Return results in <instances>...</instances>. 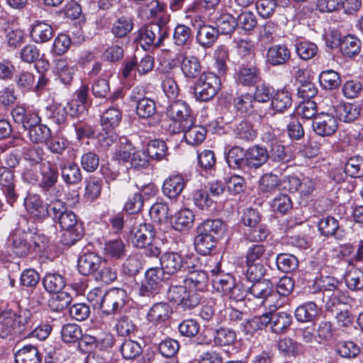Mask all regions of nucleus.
<instances>
[{
  "instance_id": "1",
  "label": "nucleus",
  "mask_w": 363,
  "mask_h": 363,
  "mask_svg": "<svg viewBox=\"0 0 363 363\" xmlns=\"http://www.w3.org/2000/svg\"><path fill=\"white\" fill-rule=\"evenodd\" d=\"M30 317V311L19 308L16 304L0 310V337L6 338L21 333L28 324Z\"/></svg>"
},
{
  "instance_id": "2",
  "label": "nucleus",
  "mask_w": 363,
  "mask_h": 363,
  "mask_svg": "<svg viewBox=\"0 0 363 363\" xmlns=\"http://www.w3.org/2000/svg\"><path fill=\"white\" fill-rule=\"evenodd\" d=\"M166 115L172 121L169 130L174 133H182L194 123L189 106L182 101H172L166 109Z\"/></svg>"
},
{
  "instance_id": "3",
  "label": "nucleus",
  "mask_w": 363,
  "mask_h": 363,
  "mask_svg": "<svg viewBox=\"0 0 363 363\" xmlns=\"http://www.w3.org/2000/svg\"><path fill=\"white\" fill-rule=\"evenodd\" d=\"M168 28L161 23H150L139 31V42L145 50L159 48L168 37Z\"/></svg>"
},
{
  "instance_id": "4",
  "label": "nucleus",
  "mask_w": 363,
  "mask_h": 363,
  "mask_svg": "<svg viewBox=\"0 0 363 363\" xmlns=\"http://www.w3.org/2000/svg\"><path fill=\"white\" fill-rule=\"evenodd\" d=\"M60 227L65 230L62 235V242L65 245H72L83 236L82 225L78 222L75 213L67 209L57 220Z\"/></svg>"
},
{
  "instance_id": "5",
  "label": "nucleus",
  "mask_w": 363,
  "mask_h": 363,
  "mask_svg": "<svg viewBox=\"0 0 363 363\" xmlns=\"http://www.w3.org/2000/svg\"><path fill=\"white\" fill-rule=\"evenodd\" d=\"M220 86V79L218 75L212 72L203 73L194 86L195 99L200 101H208L216 96Z\"/></svg>"
},
{
  "instance_id": "6",
  "label": "nucleus",
  "mask_w": 363,
  "mask_h": 363,
  "mask_svg": "<svg viewBox=\"0 0 363 363\" xmlns=\"http://www.w3.org/2000/svg\"><path fill=\"white\" fill-rule=\"evenodd\" d=\"M249 295L257 299L261 305L272 308H277V304L274 303L276 299V292L274 290L272 283L268 279H262L252 282L247 288Z\"/></svg>"
},
{
  "instance_id": "7",
  "label": "nucleus",
  "mask_w": 363,
  "mask_h": 363,
  "mask_svg": "<svg viewBox=\"0 0 363 363\" xmlns=\"http://www.w3.org/2000/svg\"><path fill=\"white\" fill-rule=\"evenodd\" d=\"M127 298V293L124 289H111L105 292L100 309L106 315L116 314L124 308Z\"/></svg>"
},
{
  "instance_id": "8",
  "label": "nucleus",
  "mask_w": 363,
  "mask_h": 363,
  "mask_svg": "<svg viewBox=\"0 0 363 363\" xmlns=\"http://www.w3.org/2000/svg\"><path fill=\"white\" fill-rule=\"evenodd\" d=\"M160 260V268L168 275H173L179 272L184 273L189 265L184 257L176 252L163 253Z\"/></svg>"
},
{
  "instance_id": "9",
  "label": "nucleus",
  "mask_w": 363,
  "mask_h": 363,
  "mask_svg": "<svg viewBox=\"0 0 363 363\" xmlns=\"http://www.w3.org/2000/svg\"><path fill=\"white\" fill-rule=\"evenodd\" d=\"M15 123L21 125L24 130L41 122V118L36 109L26 107L25 105H16L11 112Z\"/></svg>"
},
{
  "instance_id": "10",
  "label": "nucleus",
  "mask_w": 363,
  "mask_h": 363,
  "mask_svg": "<svg viewBox=\"0 0 363 363\" xmlns=\"http://www.w3.org/2000/svg\"><path fill=\"white\" fill-rule=\"evenodd\" d=\"M156 231L150 223L135 225L131 233V242L138 248H144L155 240Z\"/></svg>"
},
{
  "instance_id": "11",
  "label": "nucleus",
  "mask_w": 363,
  "mask_h": 363,
  "mask_svg": "<svg viewBox=\"0 0 363 363\" xmlns=\"http://www.w3.org/2000/svg\"><path fill=\"white\" fill-rule=\"evenodd\" d=\"M312 126L317 135L330 136L337 129V121L333 114L322 112L313 118Z\"/></svg>"
},
{
  "instance_id": "12",
  "label": "nucleus",
  "mask_w": 363,
  "mask_h": 363,
  "mask_svg": "<svg viewBox=\"0 0 363 363\" xmlns=\"http://www.w3.org/2000/svg\"><path fill=\"white\" fill-rule=\"evenodd\" d=\"M177 59L185 78L192 79L200 75L201 65L197 57L189 55L186 51H183L177 55Z\"/></svg>"
},
{
  "instance_id": "13",
  "label": "nucleus",
  "mask_w": 363,
  "mask_h": 363,
  "mask_svg": "<svg viewBox=\"0 0 363 363\" xmlns=\"http://www.w3.org/2000/svg\"><path fill=\"white\" fill-rule=\"evenodd\" d=\"M166 274L160 267H152L148 269L145 272V279L140 289V294L144 296H150L160 286L161 281L164 279Z\"/></svg>"
},
{
  "instance_id": "14",
  "label": "nucleus",
  "mask_w": 363,
  "mask_h": 363,
  "mask_svg": "<svg viewBox=\"0 0 363 363\" xmlns=\"http://www.w3.org/2000/svg\"><path fill=\"white\" fill-rule=\"evenodd\" d=\"M184 273L186 275L183 281L186 285L200 294L207 290L208 277L205 271L195 269L194 265L189 264Z\"/></svg>"
},
{
  "instance_id": "15",
  "label": "nucleus",
  "mask_w": 363,
  "mask_h": 363,
  "mask_svg": "<svg viewBox=\"0 0 363 363\" xmlns=\"http://www.w3.org/2000/svg\"><path fill=\"white\" fill-rule=\"evenodd\" d=\"M102 264V258L96 252H83L78 258L79 272L84 276H89L96 272Z\"/></svg>"
},
{
  "instance_id": "16",
  "label": "nucleus",
  "mask_w": 363,
  "mask_h": 363,
  "mask_svg": "<svg viewBox=\"0 0 363 363\" xmlns=\"http://www.w3.org/2000/svg\"><path fill=\"white\" fill-rule=\"evenodd\" d=\"M269 157L265 147L254 145L245 151L246 169H257L262 167Z\"/></svg>"
},
{
  "instance_id": "17",
  "label": "nucleus",
  "mask_w": 363,
  "mask_h": 363,
  "mask_svg": "<svg viewBox=\"0 0 363 363\" xmlns=\"http://www.w3.org/2000/svg\"><path fill=\"white\" fill-rule=\"evenodd\" d=\"M291 58V51L284 44H276L270 46L266 54V60L272 66L284 65Z\"/></svg>"
},
{
  "instance_id": "18",
  "label": "nucleus",
  "mask_w": 363,
  "mask_h": 363,
  "mask_svg": "<svg viewBox=\"0 0 363 363\" xmlns=\"http://www.w3.org/2000/svg\"><path fill=\"white\" fill-rule=\"evenodd\" d=\"M186 182L182 174H172L163 182L162 191L169 199L177 198L185 186Z\"/></svg>"
},
{
  "instance_id": "19",
  "label": "nucleus",
  "mask_w": 363,
  "mask_h": 363,
  "mask_svg": "<svg viewBox=\"0 0 363 363\" xmlns=\"http://www.w3.org/2000/svg\"><path fill=\"white\" fill-rule=\"evenodd\" d=\"M0 186L7 202L12 205L17 199V194L15 191L14 175L6 167H0Z\"/></svg>"
},
{
  "instance_id": "20",
  "label": "nucleus",
  "mask_w": 363,
  "mask_h": 363,
  "mask_svg": "<svg viewBox=\"0 0 363 363\" xmlns=\"http://www.w3.org/2000/svg\"><path fill=\"white\" fill-rule=\"evenodd\" d=\"M25 207L31 217L43 220L48 217L47 205L43 203L41 197L38 194H30L24 201Z\"/></svg>"
},
{
  "instance_id": "21",
  "label": "nucleus",
  "mask_w": 363,
  "mask_h": 363,
  "mask_svg": "<svg viewBox=\"0 0 363 363\" xmlns=\"http://www.w3.org/2000/svg\"><path fill=\"white\" fill-rule=\"evenodd\" d=\"M267 315L268 325L272 332L275 333H283L289 327L292 322L291 315L286 312L266 313Z\"/></svg>"
},
{
  "instance_id": "22",
  "label": "nucleus",
  "mask_w": 363,
  "mask_h": 363,
  "mask_svg": "<svg viewBox=\"0 0 363 363\" xmlns=\"http://www.w3.org/2000/svg\"><path fill=\"white\" fill-rule=\"evenodd\" d=\"M236 82L243 86H253L260 79V72L255 66L241 65L235 74Z\"/></svg>"
},
{
  "instance_id": "23",
  "label": "nucleus",
  "mask_w": 363,
  "mask_h": 363,
  "mask_svg": "<svg viewBox=\"0 0 363 363\" xmlns=\"http://www.w3.org/2000/svg\"><path fill=\"white\" fill-rule=\"evenodd\" d=\"M195 216L192 211L184 208L178 211L172 218L171 223L174 230L184 231L193 226Z\"/></svg>"
},
{
  "instance_id": "24",
  "label": "nucleus",
  "mask_w": 363,
  "mask_h": 363,
  "mask_svg": "<svg viewBox=\"0 0 363 363\" xmlns=\"http://www.w3.org/2000/svg\"><path fill=\"white\" fill-rule=\"evenodd\" d=\"M334 109L338 119L345 123L352 122L360 115L359 106L354 104H340Z\"/></svg>"
},
{
  "instance_id": "25",
  "label": "nucleus",
  "mask_w": 363,
  "mask_h": 363,
  "mask_svg": "<svg viewBox=\"0 0 363 363\" xmlns=\"http://www.w3.org/2000/svg\"><path fill=\"white\" fill-rule=\"evenodd\" d=\"M33 40L36 43L49 41L53 36L52 26L43 21H35L30 32Z\"/></svg>"
},
{
  "instance_id": "26",
  "label": "nucleus",
  "mask_w": 363,
  "mask_h": 363,
  "mask_svg": "<svg viewBox=\"0 0 363 363\" xmlns=\"http://www.w3.org/2000/svg\"><path fill=\"white\" fill-rule=\"evenodd\" d=\"M218 33L216 27L209 25L203 26L197 30L196 42L203 48H210L216 42Z\"/></svg>"
},
{
  "instance_id": "27",
  "label": "nucleus",
  "mask_w": 363,
  "mask_h": 363,
  "mask_svg": "<svg viewBox=\"0 0 363 363\" xmlns=\"http://www.w3.org/2000/svg\"><path fill=\"white\" fill-rule=\"evenodd\" d=\"M29 234L25 231H18L13 236L12 250L18 257H24L31 252V243L28 240Z\"/></svg>"
},
{
  "instance_id": "28",
  "label": "nucleus",
  "mask_w": 363,
  "mask_h": 363,
  "mask_svg": "<svg viewBox=\"0 0 363 363\" xmlns=\"http://www.w3.org/2000/svg\"><path fill=\"white\" fill-rule=\"evenodd\" d=\"M59 168L64 182L67 184H77L82 181V176L79 166L74 162L60 163Z\"/></svg>"
},
{
  "instance_id": "29",
  "label": "nucleus",
  "mask_w": 363,
  "mask_h": 363,
  "mask_svg": "<svg viewBox=\"0 0 363 363\" xmlns=\"http://www.w3.org/2000/svg\"><path fill=\"white\" fill-rule=\"evenodd\" d=\"M198 235L194 240V245L196 251L203 255L211 253V250L216 246V238L212 235H208L205 232H202L201 229L197 228Z\"/></svg>"
},
{
  "instance_id": "30",
  "label": "nucleus",
  "mask_w": 363,
  "mask_h": 363,
  "mask_svg": "<svg viewBox=\"0 0 363 363\" xmlns=\"http://www.w3.org/2000/svg\"><path fill=\"white\" fill-rule=\"evenodd\" d=\"M292 105V96L286 89L278 90L271 99V106L276 112L284 113Z\"/></svg>"
},
{
  "instance_id": "31",
  "label": "nucleus",
  "mask_w": 363,
  "mask_h": 363,
  "mask_svg": "<svg viewBox=\"0 0 363 363\" xmlns=\"http://www.w3.org/2000/svg\"><path fill=\"white\" fill-rule=\"evenodd\" d=\"M122 119V112L117 108H109L101 116V125L103 130H114Z\"/></svg>"
},
{
  "instance_id": "32",
  "label": "nucleus",
  "mask_w": 363,
  "mask_h": 363,
  "mask_svg": "<svg viewBox=\"0 0 363 363\" xmlns=\"http://www.w3.org/2000/svg\"><path fill=\"white\" fill-rule=\"evenodd\" d=\"M15 361L16 363H40L41 356L37 347L28 345L16 352Z\"/></svg>"
},
{
  "instance_id": "33",
  "label": "nucleus",
  "mask_w": 363,
  "mask_h": 363,
  "mask_svg": "<svg viewBox=\"0 0 363 363\" xmlns=\"http://www.w3.org/2000/svg\"><path fill=\"white\" fill-rule=\"evenodd\" d=\"M40 186L49 191L57 182L58 172L49 162H44L40 164Z\"/></svg>"
},
{
  "instance_id": "34",
  "label": "nucleus",
  "mask_w": 363,
  "mask_h": 363,
  "mask_svg": "<svg viewBox=\"0 0 363 363\" xmlns=\"http://www.w3.org/2000/svg\"><path fill=\"white\" fill-rule=\"evenodd\" d=\"M245 152L239 146L231 147L226 154V162L230 168L246 170Z\"/></svg>"
},
{
  "instance_id": "35",
  "label": "nucleus",
  "mask_w": 363,
  "mask_h": 363,
  "mask_svg": "<svg viewBox=\"0 0 363 363\" xmlns=\"http://www.w3.org/2000/svg\"><path fill=\"white\" fill-rule=\"evenodd\" d=\"M43 284L48 293H59L66 285L65 278L59 273H47L43 279Z\"/></svg>"
},
{
  "instance_id": "36",
  "label": "nucleus",
  "mask_w": 363,
  "mask_h": 363,
  "mask_svg": "<svg viewBox=\"0 0 363 363\" xmlns=\"http://www.w3.org/2000/svg\"><path fill=\"white\" fill-rule=\"evenodd\" d=\"M120 145L113 155V158L119 163L128 164L135 148L133 144L125 138L119 139Z\"/></svg>"
},
{
  "instance_id": "37",
  "label": "nucleus",
  "mask_w": 363,
  "mask_h": 363,
  "mask_svg": "<svg viewBox=\"0 0 363 363\" xmlns=\"http://www.w3.org/2000/svg\"><path fill=\"white\" fill-rule=\"evenodd\" d=\"M271 253L264 245L255 244L249 247L245 253V262H260L268 259Z\"/></svg>"
},
{
  "instance_id": "38",
  "label": "nucleus",
  "mask_w": 363,
  "mask_h": 363,
  "mask_svg": "<svg viewBox=\"0 0 363 363\" xmlns=\"http://www.w3.org/2000/svg\"><path fill=\"white\" fill-rule=\"evenodd\" d=\"M197 228L215 238L223 236L227 230L226 224L220 219L206 220Z\"/></svg>"
},
{
  "instance_id": "39",
  "label": "nucleus",
  "mask_w": 363,
  "mask_h": 363,
  "mask_svg": "<svg viewBox=\"0 0 363 363\" xmlns=\"http://www.w3.org/2000/svg\"><path fill=\"white\" fill-rule=\"evenodd\" d=\"M169 306L167 303H155L150 309L147 318L154 324L165 321L169 318Z\"/></svg>"
},
{
  "instance_id": "40",
  "label": "nucleus",
  "mask_w": 363,
  "mask_h": 363,
  "mask_svg": "<svg viewBox=\"0 0 363 363\" xmlns=\"http://www.w3.org/2000/svg\"><path fill=\"white\" fill-rule=\"evenodd\" d=\"M192 33L191 28L184 24H179L174 28L173 43L181 48L188 46L191 43Z\"/></svg>"
},
{
  "instance_id": "41",
  "label": "nucleus",
  "mask_w": 363,
  "mask_h": 363,
  "mask_svg": "<svg viewBox=\"0 0 363 363\" xmlns=\"http://www.w3.org/2000/svg\"><path fill=\"white\" fill-rule=\"evenodd\" d=\"M184 138L186 143L191 145H198L205 139L206 130L201 125H194L187 128L185 130Z\"/></svg>"
},
{
  "instance_id": "42",
  "label": "nucleus",
  "mask_w": 363,
  "mask_h": 363,
  "mask_svg": "<svg viewBox=\"0 0 363 363\" xmlns=\"http://www.w3.org/2000/svg\"><path fill=\"white\" fill-rule=\"evenodd\" d=\"M216 28L218 34L228 35L232 33L237 27L236 18L229 13H223L216 18Z\"/></svg>"
},
{
  "instance_id": "43",
  "label": "nucleus",
  "mask_w": 363,
  "mask_h": 363,
  "mask_svg": "<svg viewBox=\"0 0 363 363\" xmlns=\"http://www.w3.org/2000/svg\"><path fill=\"white\" fill-rule=\"evenodd\" d=\"M55 69L60 81L66 86L71 85L75 72L74 67L69 66L65 60L60 59L56 61Z\"/></svg>"
},
{
  "instance_id": "44",
  "label": "nucleus",
  "mask_w": 363,
  "mask_h": 363,
  "mask_svg": "<svg viewBox=\"0 0 363 363\" xmlns=\"http://www.w3.org/2000/svg\"><path fill=\"white\" fill-rule=\"evenodd\" d=\"M46 116L57 125H64L67 117V107L60 104H52L46 108Z\"/></svg>"
},
{
  "instance_id": "45",
  "label": "nucleus",
  "mask_w": 363,
  "mask_h": 363,
  "mask_svg": "<svg viewBox=\"0 0 363 363\" xmlns=\"http://www.w3.org/2000/svg\"><path fill=\"white\" fill-rule=\"evenodd\" d=\"M147 154L149 157L155 160H164L167 155V146L163 140H150L147 146Z\"/></svg>"
},
{
  "instance_id": "46",
  "label": "nucleus",
  "mask_w": 363,
  "mask_h": 363,
  "mask_svg": "<svg viewBox=\"0 0 363 363\" xmlns=\"http://www.w3.org/2000/svg\"><path fill=\"white\" fill-rule=\"evenodd\" d=\"M318 46L313 42L303 40L296 44V52L300 59L308 60L314 57L318 53Z\"/></svg>"
},
{
  "instance_id": "47",
  "label": "nucleus",
  "mask_w": 363,
  "mask_h": 363,
  "mask_svg": "<svg viewBox=\"0 0 363 363\" xmlns=\"http://www.w3.org/2000/svg\"><path fill=\"white\" fill-rule=\"evenodd\" d=\"M320 86L324 89L333 90L338 88L341 84L339 74L332 69L323 71L319 76Z\"/></svg>"
},
{
  "instance_id": "48",
  "label": "nucleus",
  "mask_w": 363,
  "mask_h": 363,
  "mask_svg": "<svg viewBox=\"0 0 363 363\" xmlns=\"http://www.w3.org/2000/svg\"><path fill=\"white\" fill-rule=\"evenodd\" d=\"M268 325L267 315L264 313L259 316H255L252 318L242 323V330L246 335H253L255 333L262 330Z\"/></svg>"
},
{
  "instance_id": "49",
  "label": "nucleus",
  "mask_w": 363,
  "mask_h": 363,
  "mask_svg": "<svg viewBox=\"0 0 363 363\" xmlns=\"http://www.w3.org/2000/svg\"><path fill=\"white\" fill-rule=\"evenodd\" d=\"M133 28V22L129 17L121 16L113 23L111 33L115 37H125Z\"/></svg>"
},
{
  "instance_id": "50",
  "label": "nucleus",
  "mask_w": 363,
  "mask_h": 363,
  "mask_svg": "<svg viewBox=\"0 0 363 363\" xmlns=\"http://www.w3.org/2000/svg\"><path fill=\"white\" fill-rule=\"evenodd\" d=\"M361 43L356 37L348 35L340 43V50L343 55L352 57L358 55L360 51Z\"/></svg>"
},
{
  "instance_id": "51",
  "label": "nucleus",
  "mask_w": 363,
  "mask_h": 363,
  "mask_svg": "<svg viewBox=\"0 0 363 363\" xmlns=\"http://www.w3.org/2000/svg\"><path fill=\"white\" fill-rule=\"evenodd\" d=\"M276 261L278 269L284 273H290L296 270L298 265L296 257L288 253L278 255Z\"/></svg>"
},
{
  "instance_id": "52",
  "label": "nucleus",
  "mask_w": 363,
  "mask_h": 363,
  "mask_svg": "<svg viewBox=\"0 0 363 363\" xmlns=\"http://www.w3.org/2000/svg\"><path fill=\"white\" fill-rule=\"evenodd\" d=\"M61 337L65 342L75 343L79 341L80 339H82V330L77 324H65L62 328Z\"/></svg>"
},
{
  "instance_id": "53",
  "label": "nucleus",
  "mask_w": 363,
  "mask_h": 363,
  "mask_svg": "<svg viewBox=\"0 0 363 363\" xmlns=\"http://www.w3.org/2000/svg\"><path fill=\"white\" fill-rule=\"evenodd\" d=\"M125 245L121 239L111 240L105 242L104 253L110 257L121 259L125 256Z\"/></svg>"
},
{
  "instance_id": "54",
  "label": "nucleus",
  "mask_w": 363,
  "mask_h": 363,
  "mask_svg": "<svg viewBox=\"0 0 363 363\" xmlns=\"http://www.w3.org/2000/svg\"><path fill=\"white\" fill-rule=\"evenodd\" d=\"M157 108L154 100L143 97L138 100L136 105V113L139 118H148L154 116Z\"/></svg>"
},
{
  "instance_id": "55",
  "label": "nucleus",
  "mask_w": 363,
  "mask_h": 363,
  "mask_svg": "<svg viewBox=\"0 0 363 363\" xmlns=\"http://www.w3.org/2000/svg\"><path fill=\"white\" fill-rule=\"evenodd\" d=\"M254 97L250 94H241L234 99L233 104L237 111L240 113L250 114L255 108Z\"/></svg>"
},
{
  "instance_id": "56",
  "label": "nucleus",
  "mask_w": 363,
  "mask_h": 363,
  "mask_svg": "<svg viewBox=\"0 0 363 363\" xmlns=\"http://www.w3.org/2000/svg\"><path fill=\"white\" fill-rule=\"evenodd\" d=\"M30 140L35 143H45L50 137L51 131L45 125L41 122L28 129Z\"/></svg>"
},
{
  "instance_id": "57",
  "label": "nucleus",
  "mask_w": 363,
  "mask_h": 363,
  "mask_svg": "<svg viewBox=\"0 0 363 363\" xmlns=\"http://www.w3.org/2000/svg\"><path fill=\"white\" fill-rule=\"evenodd\" d=\"M318 313L317 306L313 302H308L299 306L295 311V316L299 322L311 321Z\"/></svg>"
},
{
  "instance_id": "58",
  "label": "nucleus",
  "mask_w": 363,
  "mask_h": 363,
  "mask_svg": "<svg viewBox=\"0 0 363 363\" xmlns=\"http://www.w3.org/2000/svg\"><path fill=\"white\" fill-rule=\"evenodd\" d=\"M347 286L353 291L363 289V272L357 268H352L345 276Z\"/></svg>"
},
{
  "instance_id": "59",
  "label": "nucleus",
  "mask_w": 363,
  "mask_h": 363,
  "mask_svg": "<svg viewBox=\"0 0 363 363\" xmlns=\"http://www.w3.org/2000/svg\"><path fill=\"white\" fill-rule=\"evenodd\" d=\"M269 234V229L265 225L259 223L245 233V238L251 242H260L265 240Z\"/></svg>"
},
{
  "instance_id": "60",
  "label": "nucleus",
  "mask_w": 363,
  "mask_h": 363,
  "mask_svg": "<svg viewBox=\"0 0 363 363\" xmlns=\"http://www.w3.org/2000/svg\"><path fill=\"white\" fill-rule=\"evenodd\" d=\"M212 283L213 287L216 291L221 293L225 296H228L235 281L233 277L229 275H224L222 277L217 276L213 279Z\"/></svg>"
},
{
  "instance_id": "61",
  "label": "nucleus",
  "mask_w": 363,
  "mask_h": 363,
  "mask_svg": "<svg viewBox=\"0 0 363 363\" xmlns=\"http://www.w3.org/2000/svg\"><path fill=\"white\" fill-rule=\"evenodd\" d=\"M318 230L325 237L335 235L339 228L337 220L332 216L322 218L318 222Z\"/></svg>"
},
{
  "instance_id": "62",
  "label": "nucleus",
  "mask_w": 363,
  "mask_h": 363,
  "mask_svg": "<svg viewBox=\"0 0 363 363\" xmlns=\"http://www.w3.org/2000/svg\"><path fill=\"white\" fill-rule=\"evenodd\" d=\"M237 27L245 31H251L257 25L255 15L249 11H242L236 18Z\"/></svg>"
},
{
  "instance_id": "63",
  "label": "nucleus",
  "mask_w": 363,
  "mask_h": 363,
  "mask_svg": "<svg viewBox=\"0 0 363 363\" xmlns=\"http://www.w3.org/2000/svg\"><path fill=\"white\" fill-rule=\"evenodd\" d=\"M277 347L285 356H296L300 352L301 345L290 337H284L279 340Z\"/></svg>"
},
{
  "instance_id": "64",
  "label": "nucleus",
  "mask_w": 363,
  "mask_h": 363,
  "mask_svg": "<svg viewBox=\"0 0 363 363\" xmlns=\"http://www.w3.org/2000/svg\"><path fill=\"white\" fill-rule=\"evenodd\" d=\"M345 172L351 177H361L363 176V157L355 156L347 162L345 167Z\"/></svg>"
}]
</instances>
